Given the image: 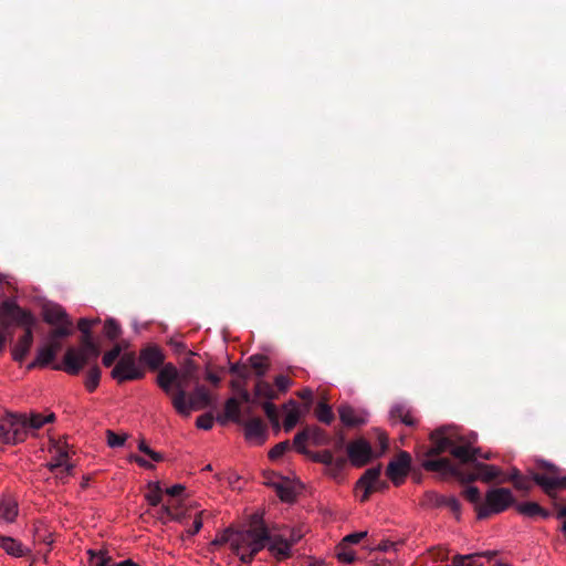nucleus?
Masks as SVG:
<instances>
[{
	"instance_id": "34",
	"label": "nucleus",
	"mask_w": 566,
	"mask_h": 566,
	"mask_svg": "<svg viewBox=\"0 0 566 566\" xmlns=\"http://www.w3.org/2000/svg\"><path fill=\"white\" fill-rule=\"evenodd\" d=\"M18 515V506L15 503L6 502L0 504V518L6 522H13Z\"/></svg>"
},
{
	"instance_id": "48",
	"label": "nucleus",
	"mask_w": 566,
	"mask_h": 566,
	"mask_svg": "<svg viewBox=\"0 0 566 566\" xmlns=\"http://www.w3.org/2000/svg\"><path fill=\"white\" fill-rule=\"evenodd\" d=\"M214 418L211 413H205L197 418L196 424L199 429L209 430L213 426Z\"/></svg>"
},
{
	"instance_id": "30",
	"label": "nucleus",
	"mask_w": 566,
	"mask_h": 566,
	"mask_svg": "<svg viewBox=\"0 0 566 566\" xmlns=\"http://www.w3.org/2000/svg\"><path fill=\"white\" fill-rule=\"evenodd\" d=\"M479 554H468L461 555L457 554L452 557V563L450 566H483L478 559Z\"/></svg>"
},
{
	"instance_id": "13",
	"label": "nucleus",
	"mask_w": 566,
	"mask_h": 566,
	"mask_svg": "<svg viewBox=\"0 0 566 566\" xmlns=\"http://www.w3.org/2000/svg\"><path fill=\"white\" fill-rule=\"evenodd\" d=\"M240 424L244 428V437L249 442L262 444L268 438L266 423L259 417L243 420Z\"/></svg>"
},
{
	"instance_id": "58",
	"label": "nucleus",
	"mask_w": 566,
	"mask_h": 566,
	"mask_svg": "<svg viewBox=\"0 0 566 566\" xmlns=\"http://www.w3.org/2000/svg\"><path fill=\"white\" fill-rule=\"evenodd\" d=\"M251 377V368L248 365H244V371L240 373L238 378L234 381H239L241 385L245 386L248 379Z\"/></svg>"
},
{
	"instance_id": "55",
	"label": "nucleus",
	"mask_w": 566,
	"mask_h": 566,
	"mask_svg": "<svg viewBox=\"0 0 566 566\" xmlns=\"http://www.w3.org/2000/svg\"><path fill=\"white\" fill-rule=\"evenodd\" d=\"M274 384L281 392H285L291 385V380L284 375H279L275 377Z\"/></svg>"
},
{
	"instance_id": "33",
	"label": "nucleus",
	"mask_w": 566,
	"mask_h": 566,
	"mask_svg": "<svg viewBox=\"0 0 566 566\" xmlns=\"http://www.w3.org/2000/svg\"><path fill=\"white\" fill-rule=\"evenodd\" d=\"M55 357L56 355L53 353V349H51L46 345H43L38 348L36 363L40 364V368L50 365L55 359Z\"/></svg>"
},
{
	"instance_id": "47",
	"label": "nucleus",
	"mask_w": 566,
	"mask_h": 566,
	"mask_svg": "<svg viewBox=\"0 0 566 566\" xmlns=\"http://www.w3.org/2000/svg\"><path fill=\"white\" fill-rule=\"evenodd\" d=\"M407 410L408 408L402 403H397L392 406L389 412L391 421L400 422Z\"/></svg>"
},
{
	"instance_id": "18",
	"label": "nucleus",
	"mask_w": 566,
	"mask_h": 566,
	"mask_svg": "<svg viewBox=\"0 0 566 566\" xmlns=\"http://www.w3.org/2000/svg\"><path fill=\"white\" fill-rule=\"evenodd\" d=\"M139 359L150 369H157L163 365L165 356L157 346H148L140 350Z\"/></svg>"
},
{
	"instance_id": "12",
	"label": "nucleus",
	"mask_w": 566,
	"mask_h": 566,
	"mask_svg": "<svg viewBox=\"0 0 566 566\" xmlns=\"http://www.w3.org/2000/svg\"><path fill=\"white\" fill-rule=\"evenodd\" d=\"M307 455L311 457L313 461L326 465L327 473L333 478H337L343 472L347 464L346 458H335L329 450H323L317 452L308 451Z\"/></svg>"
},
{
	"instance_id": "62",
	"label": "nucleus",
	"mask_w": 566,
	"mask_h": 566,
	"mask_svg": "<svg viewBox=\"0 0 566 566\" xmlns=\"http://www.w3.org/2000/svg\"><path fill=\"white\" fill-rule=\"evenodd\" d=\"M239 532H232L231 530H226L220 538V543H230L235 538Z\"/></svg>"
},
{
	"instance_id": "10",
	"label": "nucleus",
	"mask_w": 566,
	"mask_h": 566,
	"mask_svg": "<svg viewBox=\"0 0 566 566\" xmlns=\"http://www.w3.org/2000/svg\"><path fill=\"white\" fill-rule=\"evenodd\" d=\"M348 460L354 467L361 468L373 459V449L370 443L360 438L347 444Z\"/></svg>"
},
{
	"instance_id": "15",
	"label": "nucleus",
	"mask_w": 566,
	"mask_h": 566,
	"mask_svg": "<svg viewBox=\"0 0 566 566\" xmlns=\"http://www.w3.org/2000/svg\"><path fill=\"white\" fill-rule=\"evenodd\" d=\"M380 472V465L369 468L357 481L356 488L364 489V494L361 495L360 499L361 502L367 501L369 499V495L377 489V486H375V483L379 482Z\"/></svg>"
},
{
	"instance_id": "43",
	"label": "nucleus",
	"mask_w": 566,
	"mask_h": 566,
	"mask_svg": "<svg viewBox=\"0 0 566 566\" xmlns=\"http://www.w3.org/2000/svg\"><path fill=\"white\" fill-rule=\"evenodd\" d=\"M291 444L289 440L282 441L277 444H275L270 451H269V458L271 460H277L280 459L287 450H290Z\"/></svg>"
},
{
	"instance_id": "45",
	"label": "nucleus",
	"mask_w": 566,
	"mask_h": 566,
	"mask_svg": "<svg viewBox=\"0 0 566 566\" xmlns=\"http://www.w3.org/2000/svg\"><path fill=\"white\" fill-rule=\"evenodd\" d=\"M106 436H107V444L111 448L123 447L126 441V436H119L112 430H107Z\"/></svg>"
},
{
	"instance_id": "20",
	"label": "nucleus",
	"mask_w": 566,
	"mask_h": 566,
	"mask_svg": "<svg viewBox=\"0 0 566 566\" xmlns=\"http://www.w3.org/2000/svg\"><path fill=\"white\" fill-rule=\"evenodd\" d=\"M0 547L13 557H23L30 554V549L18 539L10 536H0Z\"/></svg>"
},
{
	"instance_id": "1",
	"label": "nucleus",
	"mask_w": 566,
	"mask_h": 566,
	"mask_svg": "<svg viewBox=\"0 0 566 566\" xmlns=\"http://www.w3.org/2000/svg\"><path fill=\"white\" fill-rule=\"evenodd\" d=\"M0 316L4 321L6 328H10L12 324L24 328V334L12 348L13 359L18 363H22L33 344L34 317L29 311L21 308L15 302L10 300H6L1 303Z\"/></svg>"
},
{
	"instance_id": "9",
	"label": "nucleus",
	"mask_w": 566,
	"mask_h": 566,
	"mask_svg": "<svg viewBox=\"0 0 566 566\" xmlns=\"http://www.w3.org/2000/svg\"><path fill=\"white\" fill-rule=\"evenodd\" d=\"M112 377L119 384L127 380L142 379L145 371L137 366L135 353H126L119 356L116 366L111 373Z\"/></svg>"
},
{
	"instance_id": "23",
	"label": "nucleus",
	"mask_w": 566,
	"mask_h": 566,
	"mask_svg": "<svg viewBox=\"0 0 566 566\" xmlns=\"http://www.w3.org/2000/svg\"><path fill=\"white\" fill-rule=\"evenodd\" d=\"M474 470L479 472L480 481L490 483L500 476H502V471L500 468L486 464L483 462H475L473 465Z\"/></svg>"
},
{
	"instance_id": "50",
	"label": "nucleus",
	"mask_w": 566,
	"mask_h": 566,
	"mask_svg": "<svg viewBox=\"0 0 566 566\" xmlns=\"http://www.w3.org/2000/svg\"><path fill=\"white\" fill-rule=\"evenodd\" d=\"M44 423V416L41 413H32L30 418H27V429H40Z\"/></svg>"
},
{
	"instance_id": "27",
	"label": "nucleus",
	"mask_w": 566,
	"mask_h": 566,
	"mask_svg": "<svg viewBox=\"0 0 566 566\" xmlns=\"http://www.w3.org/2000/svg\"><path fill=\"white\" fill-rule=\"evenodd\" d=\"M224 416L227 419H230L231 421L239 424L243 421L241 417L240 403L235 398H230L226 401Z\"/></svg>"
},
{
	"instance_id": "37",
	"label": "nucleus",
	"mask_w": 566,
	"mask_h": 566,
	"mask_svg": "<svg viewBox=\"0 0 566 566\" xmlns=\"http://www.w3.org/2000/svg\"><path fill=\"white\" fill-rule=\"evenodd\" d=\"M306 430L310 431L308 440L312 441L316 446L325 444L328 440L324 430L318 427H306Z\"/></svg>"
},
{
	"instance_id": "4",
	"label": "nucleus",
	"mask_w": 566,
	"mask_h": 566,
	"mask_svg": "<svg viewBox=\"0 0 566 566\" xmlns=\"http://www.w3.org/2000/svg\"><path fill=\"white\" fill-rule=\"evenodd\" d=\"M269 539V527L260 516L253 515L250 527L238 533L231 542V549L234 554H239L242 548H247L255 557L263 548H268Z\"/></svg>"
},
{
	"instance_id": "64",
	"label": "nucleus",
	"mask_w": 566,
	"mask_h": 566,
	"mask_svg": "<svg viewBox=\"0 0 566 566\" xmlns=\"http://www.w3.org/2000/svg\"><path fill=\"white\" fill-rule=\"evenodd\" d=\"M400 422L405 423L408 427H415L417 420L412 417L410 410L408 409Z\"/></svg>"
},
{
	"instance_id": "36",
	"label": "nucleus",
	"mask_w": 566,
	"mask_h": 566,
	"mask_svg": "<svg viewBox=\"0 0 566 566\" xmlns=\"http://www.w3.org/2000/svg\"><path fill=\"white\" fill-rule=\"evenodd\" d=\"M308 433H310V431L306 430V428H305L302 431H300L298 433H296V436L294 437L293 444H294L296 451L301 454H308V450L305 447V443L307 441H310Z\"/></svg>"
},
{
	"instance_id": "54",
	"label": "nucleus",
	"mask_w": 566,
	"mask_h": 566,
	"mask_svg": "<svg viewBox=\"0 0 566 566\" xmlns=\"http://www.w3.org/2000/svg\"><path fill=\"white\" fill-rule=\"evenodd\" d=\"M232 387L239 391L240 398L243 402H251V395L245 389V386L241 385L239 381H232Z\"/></svg>"
},
{
	"instance_id": "52",
	"label": "nucleus",
	"mask_w": 566,
	"mask_h": 566,
	"mask_svg": "<svg viewBox=\"0 0 566 566\" xmlns=\"http://www.w3.org/2000/svg\"><path fill=\"white\" fill-rule=\"evenodd\" d=\"M262 408L270 421L276 420L279 412H277L276 406L273 402H271V400L264 402L262 405Z\"/></svg>"
},
{
	"instance_id": "59",
	"label": "nucleus",
	"mask_w": 566,
	"mask_h": 566,
	"mask_svg": "<svg viewBox=\"0 0 566 566\" xmlns=\"http://www.w3.org/2000/svg\"><path fill=\"white\" fill-rule=\"evenodd\" d=\"M460 479L462 482L471 483L480 480L479 472L474 470L471 473H460Z\"/></svg>"
},
{
	"instance_id": "24",
	"label": "nucleus",
	"mask_w": 566,
	"mask_h": 566,
	"mask_svg": "<svg viewBox=\"0 0 566 566\" xmlns=\"http://www.w3.org/2000/svg\"><path fill=\"white\" fill-rule=\"evenodd\" d=\"M248 363L258 378H262L270 368L269 358L264 355H252L248 358Z\"/></svg>"
},
{
	"instance_id": "35",
	"label": "nucleus",
	"mask_w": 566,
	"mask_h": 566,
	"mask_svg": "<svg viewBox=\"0 0 566 566\" xmlns=\"http://www.w3.org/2000/svg\"><path fill=\"white\" fill-rule=\"evenodd\" d=\"M315 415L321 422L329 424L334 420V413L328 405L319 402L315 409Z\"/></svg>"
},
{
	"instance_id": "40",
	"label": "nucleus",
	"mask_w": 566,
	"mask_h": 566,
	"mask_svg": "<svg viewBox=\"0 0 566 566\" xmlns=\"http://www.w3.org/2000/svg\"><path fill=\"white\" fill-rule=\"evenodd\" d=\"M336 556L339 562L350 564L356 559V554L354 551L347 548V545L339 544L337 547Z\"/></svg>"
},
{
	"instance_id": "17",
	"label": "nucleus",
	"mask_w": 566,
	"mask_h": 566,
	"mask_svg": "<svg viewBox=\"0 0 566 566\" xmlns=\"http://www.w3.org/2000/svg\"><path fill=\"white\" fill-rule=\"evenodd\" d=\"M479 449L472 448L469 444H458L452 440L450 453L463 463H474L478 459Z\"/></svg>"
},
{
	"instance_id": "60",
	"label": "nucleus",
	"mask_w": 566,
	"mask_h": 566,
	"mask_svg": "<svg viewBox=\"0 0 566 566\" xmlns=\"http://www.w3.org/2000/svg\"><path fill=\"white\" fill-rule=\"evenodd\" d=\"M90 554L92 556H98V562L96 563V566H109L112 562V557L104 555L99 553L98 555L94 554L92 551H90Z\"/></svg>"
},
{
	"instance_id": "61",
	"label": "nucleus",
	"mask_w": 566,
	"mask_h": 566,
	"mask_svg": "<svg viewBox=\"0 0 566 566\" xmlns=\"http://www.w3.org/2000/svg\"><path fill=\"white\" fill-rule=\"evenodd\" d=\"M185 491L182 484H175L166 490V493L170 496H179Z\"/></svg>"
},
{
	"instance_id": "32",
	"label": "nucleus",
	"mask_w": 566,
	"mask_h": 566,
	"mask_svg": "<svg viewBox=\"0 0 566 566\" xmlns=\"http://www.w3.org/2000/svg\"><path fill=\"white\" fill-rule=\"evenodd\" d=\"M268 485L273 486L277 496L284 502H291L294 499L292 488L283 482H268Z\"/></svg>"
},
{
	"instance_id": "6",
	"label": "nucleus",
	"mask_w": 566,
	"mask_h": 566,
	"mask_svg": "<svg viewBox=\"0 0 566 566\" xmlns=\"http://www.w3.org/2000/svg\"><path fill=\"white\" fill-rule=\"evenodd\" d=\"M99 354V346L93 340L92 336H82L80 349L70 347L64 354L63 363L55 364L52 368L54 370H64L70 375H77L84 365L96 360Z\"/></svg>"
},
{
	"instance_id": "21",
	"label": "nucleus",
	"mask_w": 566,
	"mask_h": 566,
	"mask_svg": "<svg viewBox=\"0 0 566 566\" xmlns=\"http://www.w3.org/2000/svg\"><path fill=\"white\" fill-rule=\"evenodd\" d=\"M56 457L50 461L46 467L51 472H56L60 468H63V472H65L66 475L72 474L73 464L69 463V453L66 450H63L61 448L56 449Z\"/></svg>"
},
{
	"instance_id": "38",
	"label": "nucleus",
	"mask_w": 566,
	"mask_h": 566,
	"mask_svg": "<svg viewBox=\"0 0 566 566\" xmlns=\"http://www.w3.org/2000/svg\"><path fill=\"white\" fill-rule=\"evenodd\" d=\"M462 495L472 504L475 505V509L479 505H482L481 502V492L476 486H468L462 491Z\"/></svg>"
},
{
	"instance_id": "28",
	"label": "nucleus",
	"mask_w": 566,
	"mask_h": 566,
	"mask_svg": "<svg viewBox=\"0 0 566 566\" xmlns=\"http://www.w3.org/2000/svg\"><path fill=\"white\" fill-rule=\"evenodd\" d=\"M287 406H292V409L289 410L285 416L284 430L290 432L300 420V410L294 400H290L286 405H284V408H287Z\"/></svg>"
},
{
	"instance_id": "51",
	"label": "nucleus",
	"mask_w": 566,
	"mask_h": 566,
	"mask_svg": "<svg viewBox=\"0 0 566 566\" xmlns=\"http://www.w3.org/2000/svg\"><path fill=\"white\" fill-rule=\"evenodd\" d=\"M365 536H367V532H357V533H352V534H348L346 535L342 543L343 545H348V544H357L359 543Z\"/></svg>"
},
{
	"instance_id": "44",
	"label": "nucleus",
	"mask_w": 566,
	"mask_h": 566,
	"mask_svg": "<svg viewBox=\"0 0 566 566\" xmlns=\"http://www.w3.org/2000/svg\"><path fill=\"white\" fill-rule=\"evenodd\" d=\"M122 347L117 344L111 350L106 352L103 356V365L111 367L115 360L119 359Z\"/></svg>"
},
{
	"instance_id": "49",
	"label": "nucleus",
	"mask_w": 566,
	"mask_h": 566,
	"mask_svg": "<svg viewBox=\"0 0 566 566\" xmlns=\"http://www.w3.org/2000/svg\"><path fill=\"white\" fill-rule=\"evenodd\" d=\"M444 507H448L455 515V517L459 518L461 513V503L457 497L448 496Z\"/></svg>"
},
{
	"instance_id": "22",
	"label": "nucleus",
	"mask_w": 566,
	"mask_h": 566,
	"mask_svg": "<svg viewBox=\"0 0 566 566\" xmlns=\"http://www.w3.org/2000/svg\"><path fill=\"white\" fill-rule=\"evenodd\" d=\"M43 318L50 325H56L70 319L63 307L57 304L45 306L43 311Z\"/></svg>"
},
{
	"instance_id": "26",
	"label": "nucleus",
	"mask_w": 566,
	"mask_h": 566,
	"mask_svg": "<svg viewBox=\"0 0 566 566\" xmlns=\"http://www.w3.org/2000/svg\"><path fill=\"white\" fill-rule=\"evenodd\" d=\"M517 511L526 516L541 515L544 518L549 516V513L535 502L520 503L516 505Z\"/></svg>"
},
{
	"instance_id": "3",
	"label": "nucleus",
	"mask_w": 566,
	"mask_h": 566,
	"mask_svg": "<svg viewBox=\"0 0 566 566\" xmlns=\"http://www.w3.org/2000/svg\"><path fill=\"white\" fill-rule=\"evenodd\" d=\"M176 412L181 417H189L193 410H202L214 405V399L209 389L200 382L195 384L189 394L187 389L178 387L177 392L169 397Z\"/></svg>"
},
{
	"instance_id": "41",
	"label": "nucleus",
	"mask_w": 566,
	"mask_h": 566,
	"mask_svg": "<svg viewBox=\"0 0 566 566\" xmlns=\"http://www.w3.org/2000/svg\"><path fill=\"white\" fill-rule=\"evenodd\" d=\"M57 325L59 326L51 333V337L60 339L72 334V322L70 319L63 323H59Z\"/></svg>"
},
{
	"instance_id": "8",
	"label": "nucleus",
	"mask_w": 566,
	"mask_h": 566,
	"mask_svg": "<svg viewBox=\"0 0 566 566\" xmlns=\"http://www.w3.org/2000/svg\"><path fill=\"white\" fill-rule=\"evenodd\" d=\"M27 417L8 415L0 421V441L3 443H19L27 438Z\"/></svg>"
},
{
	"instance_id": "11",
	"label": "nucleus",
	"mask_w": 566,
	"mask_h": 566,
	"mask_svg": "<svg viewBox=\"0 0 566 566\" xmlns=\"http://www.w3.org/2000/svg\"><path fill=\"white\" fill-rule=\"evenodd\" d=\"M410 464V454L401 451L395 460L388 463L386 474L395 485H400L409 472Z\"/></svg>"
},
{
	"instance_id": "53",
	"label": "nucleus",
	"mask_w": 566,
	"mask_h": 566,
	"mask_svg": "<svg viewBox=\"0 0 566 566\" xmlns=\"http://www.w3.org/2000/svg\"><path fill=\"white\" fill-rule=\"evenodd\" d=\"M0 354L3 352L7 338L9 337L11 339L12 333L9 331V328L4 327V321L0 316Z\"/></svg>"
},
{
	"instance_id": "39",
	"label": "nucleus",
	"mask_w": 566,
	"mask_h": 566,
	"mask_svg": "<svg viewBox=\"0 0 566 566\" xmlns=\"http://www.w3.org/2000/svg\"><path fill=\"white\" fill-rule=\"evenodd\" d=\"M122 333L120 326L114 319H107L104 324V334L107 338L114 340Z\"/></svg>"
},
{
	"instance_id": "5",
	"label": "nucleus",
	"mask_w": 566,
	"mask_h": 566,
	"mask_svg": "<svg viewBox=\"0 0 566 566\" xmlns=\"http://www.w3.org/2000/svg\"><path fill=\"white\" fill-rule=\"evenodd\" d=\"M538 464L546 470V473L532 472V480L523 475L513 485L516 490L527 493L533 486V481L539 485L548 496L555 497L556 490L566 489V478L559 476V469L553 463L541 460Z\"/></svg>"
},
{
	"instance_id": "16",
	"label": "nucleus",
	"mask_w": 566,
	"mask_h": 566,
	"mask_svg": "<svg viewBox=\"0 0 566 566\" xmlns=\"http://www.w3.org/2000/svg\"><path fill=\"white\" fill-rule=\"evenodd\" d=\"M431 446L426 451L424 457H439L440 454L449 451L452 443V438L446 436L443 430L439 429L430 434Z\"/></svg>"
},
{
	"instance_id": "31",
	"label": "nucleus",
	"mask_w": 566,
	"mask_h": 566,
	"mask_svg": "<svg viewBox=\"0 0 566 566\" xmlns=\"http://www.w3.org/2000/svg\"><path fill=\"white\" fill-rule=\"evenodd\" d=\"M101 374V368L97 365H94L87 371L85 387L90 392H93L98 387Z\"/></svg>"
},
{
	"instance_id": "14",
	"label": "nucleus",
	"mask_w": 566,
	"mask_h": 566,
	"mask_svg": "<svg viewBox=\"0 0 566 566\" xmlns=\"http://www.w3.org/2000/svg\"><path fill=\"white\" fill-rule=\"evenodd\" d=\"M268 551L279 562L285 560L292 556V547L282 534H274L270 531Z\"/></svg>"
},
{
	"instance_id": "63",
	"label": "nucleus",
	"mask_w": 566,
	"mask_h": 566,
	"mask_svg": "<svg viewBox=\"0 0 566 566\" xmlns=\"http://www.w3.org/2000/svg\"><path fill=\"white\" fill-rule=\"evenodd\" d=\"M48 347H50L51 349H53V353L55 355H57V353L61 350L62 348V343L60 342V339L57 338H53L51 337L50 338V342L48 344H45Z\"/></svg>"
},
{
	"instance_id": "29",
	"label": "nucleus",
	"mask_w": 566,
	"mask_h": 566,
	"mask_svg": "<svg viewBox=\"0 0 566 566\" xmlns=\"http://www.w3.org/2000/svg\"><path fill=\"white\" fill-rule=\"evenodd\" d=\"M254 394L256 397L265 398L268 400H274L277 398V394L271 384L261 379L255 384Z\"/></svg>"
},
{
	"instance_id": "25",
	"label": "nucleus",
	"mask_w": 566,
	"mask_h": 566,
	"mask_svg": "<svg viewBox=\"0 0 566 566\" xmlns=\"http://www.w3.org/2000/svg\"><path fill=\"white\" fill-rule=\"evenodd\" d=\"M338 413L342 422L348 427H355L364 423V419L356 415V411L350 406H340Z\"/></svg>"
},
{
	"instance_id": "7",
	"label": "nucleus",
	"mask_w": 566,
	"mask_h": 566,
	"mask_svg": "<svg viewBox=\"0 0 566 566\" xmlns=\"http://www.w3.org/2000/svg\"><path fill=\"white\" fill-rule=\"evenodd\" d=\"M514 503L515 499L510 489H490L485 493V500L483 504L476 507V516L479 520H486L491 515L500 514L506 511Z\"/></svg>"
},
{
	"instance_id": "57",
	"label": "nucleus",
	"mask_w": 566,
	"mask_h": 566,
	"mask_svg": "<svg viewBox=\"0 0 566 566\" xmlns=\"http://www.w3.org/2000/svg\"><path fill=\"white\" fill-rule=\"evenodd\" d=\"M91 326L92 322L87 318H81L77 323V327L82 332L83 336H91Z\"/></svg>"
},
{
	"instance_id": "56",
	"label": "nucleus",
	"mask_w": 566,
	"mask_h": 566,
	"mask_svg": "<svg viewBox=\"0 0 566 566\" xmlns=\"http://www.w3.org/2000/svg\"><path fill=\"white\" fill-rule=\"evenodd\" d=\"M201 514L202 513L198 514L195 517L191 527L187 530V534H188L189 537L196 535L201 530V527H202Z\"/></svg>"
},
{
	"instance_id": "19",
	"label": "nucleus",
	"mask_w": 566,
	"mask_h": 566,
	"mask_svg": "<svg viewBox=\"0 0 566 566\" xmlns=\"http://www.w3.org/2000/svg\"><path fill=\"white\" fill-rule=\"evenodd\" d=\"M421 465L427 471L439 472L442 474H448L453 471L452 464L447 458L424 457V459H422Z\"/></svg>"
},
{
	"instance_id": "42",
	"label": "nucleus",
	"mask_w": 566,
	"mask_h": 566,
	"mask_svg": "<svg viewBox=\"0 0 566 566\" xmlns=\"http://www.w3.org/2000/svg\"><path fill=\"white\" fill-rule=\"evenodd\" d=\"M150 492L146 495L150 505L157 506L161 502V488L159 483H150Z\"/></svg>"
},
{
	"instance_id": "2",
	"label": "nucleus",
	"mask_w": 566,
	"mask_h": 566,
	"mask_svg": "<svg viewBox=\"0 0 566 566\" xmlns=\"http://www.w3.org/2000/svg\"><path fill=\"white\" fill-rule=\"evenodd\" d=\"M199 379L198 364L187 359L180 369L171 363L164 365L157 375L156 382L167 397H171L179 386L185 390L190 384L199 382Z\"/></svg>"
},
{
	"instance_id": "46",
	"label": "nucleus",
	"mask_w": 566,
	"mask_h": 566,
	"mask_svg": "<svg viewBox=\"0 0 566 566\" xmlns=\"http://www.w3.org/2000/svg\"><path fill=\"white\" fill-rule=\"evenodd\" d=\"M448 496L440 495L436 492H427V502L434 507H443Z\"/></svg>"
}]
</instances>
